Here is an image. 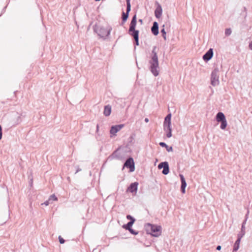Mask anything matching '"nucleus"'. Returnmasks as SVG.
<instances>
[{
  "mask_svg": "<svg viewBox=\"0 0 252 252\" xmlns=\"http://www.w3.org/2000/svg\"><path fill=\"white\" fill-rule=\"evenodd\" d=\"M59 239L60 243L61 244H63V243H64V239H63V238H62L61 236H59Z\"/></svg>",
  "mask_w": 252,
  "mask_h": 252,
  "instance_id": "obj_32",
  "label": "nucleus"
},
{
  "mask_svg": "<svg viewBox=\"0 0 252 252\" xmlns=\"http://www.w3.org/2000/svg\"><path fill=\"white\" fill-rule=\"evenodd\" d=\"M158 169L163 168L162 173L164 175H167L169 172V165L167 162H162L160 163L158 165Z\"/></svg>",
  "mask_w": 252,
  "mask_h": 252,
  "instance_id": "obj_6",
  "label": "nucleus"
},
{
  "mask_svg": "<svg viewBox=\"0 0 252 252\" xmlns=\"http://www.w3.org/2000/svg\"><path fill=\"white\" fill-rule=\"evenodd\" d=\"M126 218L127 219L130 220V221L133 220V222H134L135 220L134 218H133L132 216L129 215L126 216Z\"/></svg>",
  "mask_w": 252,
  "mask_h": 252,
  "instance_id": "obj_28",
  "label": "nucleus"
},
{
  "mask_svg": "<svg viewBox=\"0 0 252 252\" xmlns=\"http://www.w3.org/2000/svg\"><path fill=\"white\" fill-rule=\"evenodd\" d=\"M151 31L155 35H157L158 34V25L157 22H154L153 25L151 28Z\"/></svg>",
  "mask_w": 252,
  "mask_h": 252,
  "instance_id": "obj_13",
  "label": "nucleus"
},
{
  "mask_svg": "<svg viewBox=\"0 0 252 252\" xmlns=\"http://www.w3.org/2000/svg\"><path fill=\"white\" fill-rule=\"evenodd\" d=\"M240 236H238L237 240L236 241L234 245L233 251H237L239 249V246L241 240Z\"/></svg>",
  "mask_w": 252,
  "mask_h": 252,
  "instance_id": "obj_17",
  "label": "nucleus"
},
{
  "mask_svg": "<svg viewBox=\"0 0 252 252\" xmlns=\"http://www.w3.org/2000/svg\"><path fill=\"white\" fill-rule=\"evenodd\" d=\"M145 122L146 123H148L149 122V119L148 118H145Z\"/></svg>",
  "mask_w": 252,
  "mask_h": 252,
  "instance_id": "obj_37",
  "label": "nucleus"
},
{
  "mask_svg": "<svg viewBox=\"0 0 252 252\" xmlns=\"http://www.w3.org/2000/svg\"><path fill=\"white\" fill-rule=\"evenodd\" d=\"M112 28L110 26L106 27L95 25L94 28V32L101 38H106L110 33Z\"/></svg>",
  "mask_w": 252,
  "mask_h": 252,
  "instance_id": "obj_2",
  "label": "nucleus"
},
{
  "mask_svg": "<svg viewBox=\"0 0 252 252\" xmlns=\"http://www.w3.org/2000/svg\"><path fill=\"white\" fill-rule=\"evenodd\" d=\"M166 134V136L168 138H170L172 136V129L167 130V131H165Z\"/></svg>",
  "mask_w": 252,
  "mask_h": 252,
  "instance_id": "obj_27",
  "label": "nucleus"
},
{
  "mask_svg": "<svg viewBox=\"0 0 252 252\" xmlns=\"http://www.w3.org/2000/svg\"><path fill=\"white\" fill-rule=\"evenodd\" d=\"M49 200L51 201H57L58 198L54 194L51 195L50 197L49 198Z\"/></svg>",
  "mask_w": 252,
  "mask_h": 252,
  "instance_id": "obj_26",
  "label": "nucleus"
},
{
  "mask_svg": "<svg viewBox=\"0 0 252 252\" xmlns=\"http://www.w3.org/2000/svg\"><path fill=\"white\" fill-rule=\"evenodd\" d=\"M80 170H81V169H77V171H76V173L77 172H79V171H80Z\"/></svg>",
  "mask_w": 252,
  "mask_h": 252,
  "instance_id": "obj_39",
  "label": "nucleus"
},
{
  "mask_svg": "<svg viewBox=\"0 0 252 252\" xmlns=\"http://www.w3.org/2000/svg\"><path fill=\"white\" fill-rule=\"evenodd\" d=\"M124 126V125L122 124L112 126L111 127L110 130V133L112 135L111 137H112V136H116V133L119 131Z\"/></svg>",
  "mask_w": 252,
  "mask_h": 252,
  "instance_id": "obj_7",
  "label": "nucleus"
},
{
  "mask_svg": "<svg viewBox=\"0 0 252 252\" xmlns=\"http://www.w3.org/2000/svg\"><path fill=\"white\" fill-rule=\"evenodd\" d=\"M111 113V106L109 105H106L104 107L103 114L105 116H109Z\"/></svg>",
  "mask_w": 252,
  "mask_h": 252,
  "instance_id": "obj_16",
  "label": "nucleus"
},
{
  "mask_svg": "<svg viewBox=\"0 0 252 252\" xmlns=\"http://www.w3.org/2000/svg\"><path fill=\"white\" fill-rule=\"evenodd\" d=\"M211 84L213 86L219 85V69L216 67L212 71L211 76Z\"/></svg>",
  "mask_w": 252,
  "mask_h": 252,
  "instance_id": "obj_4",
  "label": "nucleus"
},
{
  "mask_svg": "<svg viewBox=\"0 0 252 252\" xmlns=\"http://www.w3.org/2000/svg\"><path fill=\"white\" fill-rule=\"evenodd\" d=\"M156 46H154L153 47L151 55V58L149 62L150 64V70L155 76H158L159 71L158 60L157 52L156 51Z\"/></svg>",
  "mask_w": 252,
  "mask_h": 252,
  "instance_id": "obj_1",
  "label": "nucleus"
},
{
  "mask_svg": "<svg viewBox=\"0 0 252 252\" xmlns=\"http://www.w3.org/2000/svg\"><path fill=\"white\" fill-rule=\"evenodd\" d=\"M146 229L147 232L154 237L159 236L161 233V227L160 226L148 223Z\"/></svg>",
  "mask_w": 252,
  "mask_h": 252,
  "instance_id": "obj_3",
  "label": "nucleus"
},
{
  "mask_svg": "<svg viewBox=\"0 0 252 252\" xmlns=\"http://www.w3.org/2000/svg\"><path fill=\"white\" fill-rule=\"evenodd\" d=\"M129 231L131 233V234H134V235H136L137 234V232H136L134 230H133L132 228H130V229H128Z\"/></svg>",
  "mask_w": 252,
  "mask_h": 252,
  "instance_id": "obj_31",
  "label": "nucleus"
},
{
  "mask_svg": "<svg viewBox=\"0 0 252 252\" xmlns=\"http://www.w3.org/2000/svg\"><path fill=\"white\" fill-rule=\"evenodd\" d=\"M134 40H135V41L136 45H139L138 38L134 39Z\"/></svg>",
  "mask_w": 252,
  "mask_h": 252,
  "instance_id": "obj_35",
  "label": "nucleus"
},
{
  "mask_svg": "<svg viewBox=\"0 0 252 252\" xmlns=\"http://www.w3.org/2000/svg\"><path fill=\"white\" fill-rule=\"evenodd\" d=\"M51 203V201L49 200V199H48V200L44 202L41 205H45V206H48Z\"/></svg>",
  "mask_w": 252,
  "mask_h": 252,
  "instance_id": "obj_30",
  "label": "nucleus"
},
{
  "mask_svg": "<svg viewBox=\"0 0 252 252\" xmlns=\"http://www.w3.org/2000/svg\"><path fill=\"white\" fill-rule=\"evenodd\" d=\"M171 114H168L165 118L163 123V129L165 131H167V130L172 129L171 123Z\"/></svg>",
  "mask_w": 252,
  "mask_h": 252,
  "instance_id": "obj_5",
  "label": "nucleus"
},
{
  "mask_svg": "<svg viewBox=\"0 0 252 252\" xmlns=\"http://www.w3.org/2000/svg\"><path fill=\"white\" fill-rule=\"evenodd\" d=\"M138 185V184L137 182L132 183L128 188L127 190L130 192H136L137 190Z\"/></svg>",
  "mask_w": 252,
  "mask_h": 252,
  "instance_id": "obj_14",
  "label": "nucleus"
},
{
  "mask_svg": "<svg viewBox=\"0 0 252 252\" xmlns=\"http://www.w3.org/2000/svg\"><path fill=\"white\" fill-rule=\"evenodd\" d=\"M161 33H162V36L163 38H164V40H166V32L165 31V30L164 28H163L161 30Z\"/></svg>",
  "mask_w": 252,
  "mask_h": 252,
  "instance_id": "obj_24",
  "label": "nucleus"
},
{
  "mask_svg": "<svg viewBox=\"0 0 252 252\" xmlns=\"http://www.w3.org/2000/svg\"><path fill=\"white\" fill-rule=\"evenodd\" d=\"M136 25V15H134L133 16L132 19L130 24L129 29L128 30L129 33L131 32L132 31L135 30Z\"/></svg>",
  "mask_w": 252,
  "mask_h": 252,
  "instance_id": "obj_10",
  "label": "nucleus"
},
{
  "mask_svg": "<svg viewBox=\"0 0 252 252\" xmlns=\"http://www.w3.org/2000/svg\"><path fill=\"white\" fill-rule=\"evenodd\" d=\"M98 129V125H97V129Z\"/></svg>",
  "mask_w": 252,
  "mask_h": 252,
  "instance_id": "obj_40",
  "label": "nucleus"
},
{
  "mask_svg": "<svg viewBox=\"0 0 252 252\" xmlns=\"http://www.w3.org/2000/svg\"><path fill=\"white\" fill-rule=\"evenodd\" d=\"M216 118L218 122H220L226 119L224 115L222 112L218 113Z\"/></svg>",
  "mask_w": 252,
  "mask_h": 252,
  "instance_id": "obj_15",
  "label": "nucleus"
},
{
  "mask_svg": "<svg viewBox=\"0 0 252 252\" xmlns=\"http://www.w3.org/2000/svg\"><path fill=\"white\" fill-rule=\"evenodd\" d=\"M232 31L230 28L225 29V34L226 36H229L231 34Z\"/></svg>",
  "mask_w": 252,
  "mask_h": 252,
  "instance_id": "obj_25",
  "label": "nucleus"
},
{
  "mask_svg": "<svg viewBox=\"0 0 252 252\" xmlns=\"http://www.w3.org/2000/svg\"><path fill=\"white\" fill-rule=\"evenodd\" d=\"M221 122V125H220V127L221 129H225V128L227 126V121H226V120H224Z\"/></svg>",
  "mask_w": 252,
  "mask_h": 252,
  "instance_id": "obj_22",
  "label": "nucleus"
},
{
  "mask_svg": "<svg viewBox=\"0 0 252 252\" xmlns=\"http://www.w3.org/2000/svg\"><path fill=\"white\" fill-rule=\"evenodd\" d=\"M247 221V220L245 219V220H244V221L242 223V226H245V224L246 223Z\"/></svg>",
  "mask_w": 252,
  "mask_h": 252,
  "instance_id": "obj_34",
  "label": "nucleus"
},
{
  "mask_svg": "<svg viewBox=\"0 0 252 252\" xmlns=\"http://www.w3.org/2000/svg\"><path fill=\"white\" fill-rule=\"evenodd\" d=\"M156 4H157V6L155 11V15L156 18L159 19L161 17L162 13V9L160 4L156 2Z\"/></svg>",
  "mask_w": 252,
  "mask_h": 252,
  "instance_id": "obj_9",
  "label": "nucleus"
},
{
  "mask_svg": "<svg viewBox=\"0 0 252 252\" xmlns=\"http://www.w3.org/2000/svg\"><path fill=\"white\" fill-rule=\"evenodd\" d=\"M213 56V49L210 48L203 56L204 61H208L211 60Z\"/></svg>",
  "mask_w": 252,
  "mask_h": 252,
  "instance_id": "obj_11",
  "label": "nucleus"
},
{
  "mask_svg": "<svg viewBox=\"0 0 252 252\" xmlns=\"http://www.w3.org/2000/svg\"><path fill=\"white\" fill-rule=\"evenodd\" d=\"M221 247L220 245L218 246L216 248L217 250H218V251H220L221 250Z\"/></svg>",
  "mask_w": 252,
  "mask_h": 252,
  "instance_id": "obj_36",
  "label": "nucleus"
},
{
  "mask_svg": "<svg viewBox=\"0 0 252 252\" xmlns=\"http://www.w3.org/2000/svg\"><path fill=\"white\" fill-rule=\"evenodd\" d=\"M245 234V226H242L241 232L240 233L238 234V237L240 236V238H242Z\"/></svg>",
  "mask_w": 252,
  "mask_h": 252,
  "instance_id": "obj_23",
  "label": "nucleus"
},
{
  "mask_svg": "<svg viewBox=\"0 0 252 252\" xmlns=\"http://www.w3.org/2000/svg\"><path fill=\"white\" fill-rule=\"evenodd\" d=\"M159 145L163 147H165L166 149V150L168 152H172L173 151V148L172 147H169L168 145H166V143L164 142H160Z\"/></svg>",
  "mask_w": 252,
  "mask_h": 252,
  "instance_id": "obj_19",
  "label": "nucleus"
},
{
  "mask_svg": "<svg viewBox=\"0 0 252 252\" xmlns=\"http://www.w3.org/2000/svg\"><path fill=\"white\" fill-rule=\"evenodd\" d=\"M249 214V210H248L247 213L245 216V220H248Z\"/></svg>",
  "mask_w": 252,
  "mask_h": 252,
  "instance_id": "obj_33",
  "label": "nucleus"
},
{
  "mask_svg": "<svg viewBox=\"0 0 252 252\" xmlns=\"http://www.w3.org/2000/svg\"><path fill=\"white\" fill-rule=\"evenodd\" d=\"M130 9H131V8H129V10H128V8H126V13H125L124 12H123L122 20H123V21L124 23H125L126 21V20H127V19L128 17L129 12H130Z\"/></svg>",
  "mask_w": 252,
  "mask_h": 252,
  "instance_id": "obj_18",
  "label": "nucleus"
},
{
  "mask_svg": "<svg viewBox=\"0 0 252 252\" xmlns=\"http://www.w3.org/2000/svg\"><path fill=\"white\" fill-rule=\"evenodd\" d=\"M124 166L128 167L130 169V171L132 172L134 170V163L133 159L131 158H128L124 164Z\"/></svg>",
  "mask_w": 252,
  "mask_h": 252,
  "instance_id": "obj_8",
  "label": "nucleus"
},
{
  "mask_svg": "<svg viewBox=\"0 0 252 252\" xmlns=\"http://www.w3.org/2000/svg\"><path fill=\"white\" fill-rule=\"evenodd\" d=\"M133 223H134L133 220L130 221L126 225H124L123 226V227L124 228L128 230L129 229L131 228V226H132V225H133Z\"/></svg>",
  "mask_w": 252,
  "mask_h": 252,
  "instance_id": "obj_21",
  "label": "nucleus"
},
{
  "mask_svg": "<svg viewBox=\"0 0 252 252\" xmlns=\"http://www.w3.org/2000/svg\"><path fill=\"white\" fill-rule=\"evenodd\" d=\"M180 177L181 181V191L182 193H185V188L187 186V183L184 176L182 174H180Z\"/></svg>",
  "mask_w": 252,
  "mask_h": 252,
  "instance_id": "obj_12",
  "label": "nucleus"
},
{
  "mask_svg": "<svg viewBox=\"0 0 252 252\" xmlns=\"http://www.w3.org/2000/svg\"><path fill=\"white\" fill-rule=\"evenodd\" d=\"M139 22H140V23H142V19H139Z\"/></svg>",
  "mask_w": 252,
  "mask_h": 252,
  "instance_id": "obj_38",
  "label": "nucleus"
},
{
  "mask_svg": "<svg viewBox=\"0 0 252 252\" xmlns=\"http://www.w3.org/2000/svg\"><path fill=\"white\" fill-rule=\"evenodd\" d=\"M129 33L133 37L134 39L138 38L139 31L138 30L132 31Z\"/></svg>",
  "mask_w": 252,
  "mask_h": 252,
  "instance_id": "obj_20",
  "label": "nucleus"
},
{
  "mask_svg": "<svg viewBox=\"0 0 252 252\" xmlns=\"http://www.w3.org/2000/svg\"><path fill=\"white\" fill-rule=\"evenodd\" d=\"M130 0H126V8H128V10H129V8H131V5L130 3Z\"/></svg>",
  "mask_w": 252,
  "mask_h": 252,
  "instance_id": "obj_29",
  "label": "nucleus"
}]
</instances>
